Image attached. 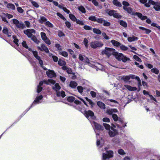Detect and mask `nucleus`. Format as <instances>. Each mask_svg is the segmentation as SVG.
Returning <instances> with one entry per match:
<instances>
[{
  "mask_svg": "<svg viewBox=\"0 0 160 160\" xmlns=\"http://www.w3.org/2000/svg\"><path fill=\"white\" fill-rule=\"evenodd\" d=\"M43 97L42 95H40L37 96L36 98L35 99L31 104L30 107L29 108L28 110H29L31 108L33 107L35 104H39L41 102V100L42 99Z\"/></svg>",
  "mask_w": 160,
  "mask_h": 160,
  "instance_id": "nucleus-6",
  "label": "nucleus"
},
{
  "mask_svg": "<svg viewBox=\"0 0 160 160\" xmlns=\"http://www.w3.org/2000/svg\"><path fill=\"white\" fill-rule=\"evenodd\" d=\"M2 14L4 16L7 17L8 19H10L13 17L12 15L8 13H3Z\"/></svg>",
  "mask_w": 160,
  "mask_h": 160,
  "instance_id": "nucleus-45",
  "label": "nucleus"
},
{
  "mask_svg": "<svg viewBox=\"0 0 160 160\" xmlns=\"http://www.w3.org/2000/svg\"><path fill=\"white\" fill-rule=\"evenodd\" d=\"M66 63L65 61L61 60H59L58 61V64L61 66L65 65Z\"/></svg>",
  "mask_w": 160,
  "mask_h": 160,
  "instance_id": "nucleus-47",
  "label": "nucleus"
},
{
  "mask_svg": "<svg viewBox=\"0 0 160 160\" xmlns=\"http://www.w3.org/2000/svg\"><path fill=\"white\" fill-rule=\"evenodd\" d=\"M52 88L56 91L57 96L58 97L61 96L62 98H64L65 96L66 95L64 91H61L60 92L58 91L61 88V87L58 83H55L54 86Z\"/></svg>",
  "mask_w": 160,
  "mask_h": 160,
  "instance_id": "nucleus-3",
  "label": "nucleus"
},
{
  "mask_svg": "<svg viewBox=\"0 0 160 160\" xmlns=\"http://www.w3.org/2000/svg\"><path fill=\"white\" fill-rule=\"evenodd\" d=\"M102 54H105L108 57L111 56L112 54L115 56V57L118 54V52H116L115 49L106 47L104 50L102 51Z\"/></svg>",
  "mask_w": 160,
  "mask_h": 160,
  "instance_id": "nucleus-1",
  "label": "nucleus"
},
{
  "mask_svg": "<svg viewBox=\"0 0 160 160\" xmlns=\"http://www.w3.org/2000/svg\"><path fill=\"white\" fill-rule=\"evenodd\" d=\"M118 153L121 155H124L125 154L124 151L122 149H118Z\"/></svg>",
  "mask_w": 160,
  "mask_h": 160,
  "instance_id": "nucleus-58",
  "label": "nucleus"
},
{
  "mask_svg": "<svg viewBox=\"0 0 160 160\" xmlns=\"http://www.w3.org/2000/svg\"><path fill=\"white\" fill-rule=\"evenodd\" d=\"M59 54L65 57H66L68 56V53L65 51L60 52Z\"/></svg>",
  "mask_w": 160,
  "mask_h": 160,
  "instance_id": "nucleus-52",
  "label": "nucleus"
},
{
  "mask_svg": "<svg viewBox=\"0 0 160 160\" xmlns=\"http://www.w3.org/2000/svg\"><path fill=\"white\" fill-rule=\"evenodd\" d=\"M34 57L38 61L39 63L40 64L42 65V60L41 59L40 57L38 55V52L36 51H31Z\"/></svg>",
  "mask_w": 160,
  "mask_h": 160,
  "instance_id": "nucleus-13",
  "label": "nucleus"
},
{
  "mask_svg": "<svg viewBox=\"0 0 160 160\" xmlns=\"http://www.w3.org/2000/svg\"><path fill=\"white\" fill-rule=\"evenodd\" d=\"M25 27V26L23 23L22 22H20L17 27V28L21 29H23Z\"/></svg>",
  "mask_w": 160,
  "mask_h": 160,
  "instance_id": "nucleus-35",
  "label": "nucleus"
},
{
  "mask_svg": "<svg viewBox=\"0 0 160 160\" xmlns=\"http://www.w3.org/2000/svg\"><path fill=\"white\" fill-rule=\"evenodd\" d=\"M108 134L110 137H113L118 134V132L116 129L111 128L109 131Z\"/></svg>",
  "mask_w": 160,
  "mask_h": 160,
  "instance_id": "nucleus-12",
  "label": "nucleus"
},
{
  "mask_svg": "<svg viewBox=\"0 0 160 160\" xmlns=\"http://www.w3.org/2000/svg\"><path fill=\"white\" fill-rule=\"evenodd\" d=\"M117 109L115 108L108 109L106 111V113L110 115L112 114L113 113L117 112H118Z\"/></svg>",
  "mask_w": 160,
  "mask_h": 160,
  "instance_id": "nucleus-20",
  "label": "nucleus"
},
{
  "mask_svg": "<svg viewBox=\"0 0 160 160\" xmlns=\"http://www.w3.org/2000/svg\"><path fill=\"white\" fill-rule=\"evenodd\" d=\"M40 35L42 39L48 45H50L51 44V42L50 40L47 37L45 33L41 32Z\"/></svg>",
  "mask_w": 160,
  "mask_h": 160,
  "instance_id": "nucleus-9",
  "label": "nucleus"
},
{
  "mask_svg": "<svg viewBox=\"0 0 160 160\" xmlns=\"http://www.w3.org/2000/svg\"><path fill=\"white\" fill-rule=\"evenodd\" d=\"M149 97L151 100L153 101V102L154 104H155L157 102V101L156 99L151 95H149Z\"/></svg>",
  "mask_w": 160,
  "mask_h": 160,
  "instance_id": "nucleus-56",
  "label": "nucleus"
},
{
  "mask_svg": "<svg viewBox=\"0 0 160 160\" xmlns=\"http://www.w3.org/2000/svg\"><path fill=\"white\" fill-rule=\"evenodd\" d=\"M77 88L79 93L82 94V93L84 88L82 87L81 86H78L77 87Z\"/></svg>",
  "mask_w": 160,
  "mask_h": 160,
  "instance_id": "nucleus-42",
  "label": "nucleus"
},
{
  "mask_svg": "<svg viewBox=\"0 0 160 160\" xmlns=\"http://www.w3.org/2000/svg\"><path fill=\"white\" fill-rule=\"evenodd\" d=\"M92 125L93 126H94V127L95 129H97L98 130H103V127L96 122H93L92 123Z\"/></svg>",
  "mask_w": 160,
  "mask_h": 160,
  "instance_id": "nucleus-16",
  "label": "nucleus"
},
{
  "mask_svg": "<svg viewBox=\"0 0 160 160\" xmlns=\"http://www.w3.org/2000/svg\"><path fill=\"white\" fill-rule=\"evenodd\" d=\"M115 11L114 10H107L106 11V12L108 13L109 16H112L113 15L114 18H120L121 16L118 13H115Z\"/></svg>",
  "mask_w": 160,
  "mask_h": 160,
  "instance_id": "nucleus-8",
  "label": "nucleus"
},
{
  "mask_svg": "<svg viewBox=\"0 0 160 160\" xmlns=\"http://www.w3.org/2000/svg\"><path fill=\"white\" fill-rule=\"evenodd\" d=\"M12 23L15 25L17 27V25L19 24L20 22L17 19H14L12 20Z\"/></svg>",
  "mask_w": 160,
  "mask_h": 160,
  "instance_id": "nucleus-55",
  "label": "nucleus"
},
{
  "mask_svg": "<svg viewBox=\"0 0 160 160\" xmlns=\"http://www.w3.org/2000/svg\"><path fill=\"white\" fill-rule=\"evenodd\" d=\"M151 5L153 6L154 8L157 11H160V2H154L152 0H149L148 3L145 4V6L149 7Z\"/></svg>",
  "mask_w": 160,
  "mask_h": 160,
  "instance_id": "nucleus-2",
  "label": "nucleus"
},
{
  "mask_svg": "<svg viewBox=\"0 0 160 160\" xmlns=\"http://www.w3.org/2000/svg\"><path fill=\"white\" fill-rule=\"evenodd\" d=\"M133 58L135 59L136 60L138 61L139 62H141L142 60L141 59L137 56L136 55H134L133 56Z\"/></svg>",
  "mask_w": 160,
  "mask_h": 160,
  "instance_id": "nucleus-59",
  "label": "nucleus"
},
{
  "mask_svg": "<svg viewBox=\"0 0 160 160\" xmlns=\"http://www.w3.org/2000/svg\"><path fill=\"white\" fill-rule=\"evenodd\" d=\"M102 36L106 40H108L110 38L105 32H103L102 33Z\"/></svg>",
  "mask_w": 160,
  "mask_h": 160,
  "instance_id": "nucleus-57",
  "label": "nucleus"
},
{
  "mask_svg": "<svg viewBox=\"0 0 160 160\" xmlns=\"http://www.w3.org/2000/svg\"><path fill=\"white\" fill-rule=\"evenodd\" d=\"M130 77L129 76H123L122 78V80L125 82H127L130 79Z\"/></svg>",
  "mask_w": 160,
  "mask_h": 160,
  "instance_id": "nucleus-36",
  "label": "nucleus"
},
{
  "mask_svg": "<svg viewBox=\"0 0 160 160\" xmlns=\"http://www.w3.org/2000/svg\"><path fill=\"white\" fill-rule=\"evenodd\" d=\"M95 65L98 69L101 70H103V67L102 65L98 63H97L95 64Z\"/></svg>",
  "mask_w": 160,
  "mask_h": 160,
  "instance_id": "nucleus-41",
  "label": "nucleus"
},
{
  "mask_svg": "<svg viewBox=\"0 0 160 160\" xmlns=\"http://www.w3.org/2000/svg\"><path fill=\"white\" fill-rule=\"evenodd\" d=\"M104 19L102 18H97L96 20V22L100 23H103Z\"/></svg>",
  "mask_w": 160,
  "mask_h": 160,
  "instance_id": "nucleus-60",
  "label": "nucleus"
},
{
  "mask_svg": "<svg viewBox=\"0 0 160 160\" xmlns=\"http://www.w3.org/2000/svg\"><path fill=\"white\" fill-rule=\"evenodd\" d=\"M103 44L100 41H96L92 42L90 43L91 47L93 48H96L97 47H100L102 46Z\"/></svg>",
  "mask_w": 160,
  "mask_h": 160,
  "instance_id": "nucleus-7",
  "label": "nucleus"
},
{
  "mask_svg": "<svg viewBox=\"0 0 160 160\" xmlns=\"http://www.w3.org/2000/svg\"><path fill=\"white\" fill-rule=\"evenodd\" d=\"M24 33L27 35L28 38H30L32 37V33H35V31L33 29H27V30L24 31Z\"/></svg>",
  "mask_w": 160,
  "mask_h": 160,
  "instance_id": "nucleus-11",
  "label": "nucleus"
},
{
  "mask_svg": "<svg viewBox=\"0 0 160 160\" xmlns=\"http://www.w3.org/2000/svg\"><path fill=\"white\" fill-rule=\"evenodd\" d=\"M2 32L4 34L7 35L9 37H10L11 36V33L10 32H8V29L6 27H4L3 28Z\"/></svg>",
  "mask_w": 160,
  "mask_h": 160,
  "instance_id": "nucleus-23",
  "label": "nucleus"
},
{
  "mask_svg": "<svg viewBox=\"0 0 160 160\" xmlns=\"http://www.w3.org/2000/svg\"><path fill=\"white\" fill-rule=\"evenodd\" d=\"M107 103L108 105L113 106H116V104H118V102L116 101L113 99L108 100Z\"/></svg>",
  "mask_w": 160,
  "mask_h": 160,
  "instance_id": "nucleus-18",
  "label": "nucleus"
},
{
  "mask_svg": "<svg viewBox=\"0 0 160 160\" xmlns=\"http://www.w3.org/2000/svg\"><path fill=\"white\" fill-rule=\"evenodd\" d=\"M44 83L50 85H53L55 83V81L51 79H49L48 80H44Z\"/></svg>",
  "mask_w": 160,
  "mask_h": 160,
  "instance_id": "nucleus-19",
  "label": "nucleus"
},
{
  "mask_svg": "<svg viewBox=\"0 0 160 160\" xmlns=\"http://www.w3.org/2000/svg\"><path fill=\"white\" fill-rule=\"evenodd\" d=\"M98 106L101 109H104L105 108V105L103 102L100 101H98L97 103Z\"/></svg>",
  "mask_w": 160,
  "mask_h": 160,
  "instance_id": "nucleus-26",
  "label": "nucleus"
},
{
  "mask_svg": "<svg viewBox=\"0 0 160 160\" xmlns=\"http://www.w3.org/2000/svg\"><path fill=\"white\" fill-rule=\"evenodd\" d=\"M32 4V5L36 8H38L39 7V5L36 2L33 1L32 0H29Z\"/></svg>",
  "mask_w": 160,
  "mask_h": 160,
  "instance_id": "nucleus-34",
  "label": "nucleus"
},
{
  "mask_svg": "<svg viewBox=\"0 0 160 160\" xmlns=\"http://www.w3.org/2000/svg\"><path fill=\"white\" fill-rule=\"evenodd\" d=\"M97 18H96L95 16H92L89 17V19L90 20H92L93 21H96Z\"/></svg>",
  "mask_w": 160,
  "mask_h": 160,
  "instance_id": "nucleus-61",
  "label": "nucleus"
},
{
  "mask_svg": "<svg viewBox=\"0 0 160 160\" xmlns=\"http://www.w3.org/2000/svg\"><path fill=\"white\" fill-rule=\"evenodd\" d=\"M104 141L102 138L100 139H97V145L98 147H101L103 145Z\"/></svg>",
  "mask_w": 160,
  "mask_h": 160,
  "instance_id": "nucleus-21",
  "label": "nucleus"
},
{
  "mask_svg": "<svg viewBox=\"0 0 160 160\" xmlns=\"http://www.w3.org/2000/svg\"><path fill=\"white\" fill-rule=\"evenodd\" d=\"M13 42L16 44V45L18 46H19V44L18 43V40L16 38V37L15 36H13Z\"/></svg>",
  "mask_w": 160,
  "mask_h": 160,
  "instance_id": "nucleus-44",
  "label": "nucleus"
},
{
  "mask_svg": "<svg viewBox=\"0 0 160 160\" xmlns=\"http://www.w3.org/2000/svg\"><path fill=\"white\" fill-rule=\"evenodd\" d=\"M111 42L113 46L116 47H118L121 45V43L115 40H112L111 41Z\"/></svg>",
  "mask_w": 160,
  "mask_h": 160,
  "instance_id": "nucleus-28",
  "label": "nucleus"
},
{
  "mask_svg": "<svg viewBox=\"0 0 160 160\" xmlns=\"http://www.w3.org/2000/svg\"><path fill=\"white\" fill-rule=\"evenodd\" d=\"M125 87L130 91H134L136 90L137 88L135 87H132L129 85H125Z\"/></svg>",
  "mask_w": 160,
  "mask_h": 160,
  "instance_id": "nucleus-25",
  "label": "nucleus"
},
{
  "mask_svg": "<svg viewBox=\"0 0 160 160\" xmlns=\"http://www.w3.org/2000/svg\"><path fill=\"white\" fill-rule=\"evenodd\" d=\"M103 25L105 26H109L110 25V23L105 20H104L103 22Z\"/></svg>",
  "mask_w": 160,
  "mask_h": 160,
  "instance_id": "nucleus-62",
  "label": "nucleus"
},
{
  "mask_svg": "<svg viewBox=\"0 0 160 160\" xmlns=\"http://www.w3.org/2000/svg\"><path fill=\"white\" fill-rule=\"evenodd\" d=\"M83 62L88 64V65L90 66H91V64L89 62V60L88 58L86 57H84V60Z\"/></svg>",
  "mask_w": 160,
  "mask_h": 160,
  "instance_id": "nucleus-49",
  "label": "nucleus"
},
{
  "mask_svg": "<svg viewBox=\"0 0 160 160\" xmlns=\"http://www.w3.org/2000/svg\"><path fill=\"white\" fill-rule=\"evenodd\" d=\"M38 49L42 51H44L46 53H48L49 52V51L48 48L43 44L41 45V46H38Z\"/></svg>",
  "mask_w": 160,
  "mask_h": 160,
  "instance_id": "nucleus-15",
  "label": "nucleus"
},
{
  "mask_svg": "<svg viewBox=\"0 0 160 160\" xmlns=\"http://www.w3.org/2000/svg\"><path fill=\"white\" fill-rule=\"evenodd\" d=\"M104 150L105 152H103L102 160H106L107 158L109 159L113 156V152L112 151H108L107 148H106Z\"/></svg>",
  "mask_w": 160,
  "mask_h": 160,
  "instance_id": "nucleus-4",
  "label": "nucleus"
},
{
  "mask_svg": "<svg viewBox=\"0 0 160 160\" xmlns=\"http://www.w3.org/2000/svg\"><path fill=\"white\" fill-rule=\"evenodd\" d=\"M112 3L117 7H121L122 6L121 3L117 0H113Z\"/></svg>",
  "mask_w": 160,
  "mask_h": 160,
  "instance_id": "nucleus-29",
  "label": "nucleus"
},
{
  "mask_svg": "<svg viewBox=\"0 0 160 160\" xmlns=\"http://www.w3.org/2000/svg\"><path fill=\"white\" fill-rule=\"evenodd\" d=\"M112 118L115 121H117L118 120V118L117 115L115 114H112Z\"/></svg>",
  "mask_w": 160,
  "mask_h": 160,
  "instance_id": "nucleus-64",
  "label": "nucleus"
},
{
  "mask_svg": "<svg viewBox=\"0 0 160 160\" xmlns=\"http://www.w3.org/2000/svg\"><path fill=\"white\" fill-rule=\"evenodd\" d=\"M22 44L23 47L26 48L28 49L29 51H32V49L30 48H29L28 45H27L26 42L25 41H23L22 43Z\"/></svg>",
  "mask_w": 160,
  "mask_h": 160,
  "instance_id": "nucleus-31",
  "label": "nucleus"
},
{
  "mask_svg": "<svg viewBox=\"0 0 160 160\" xmlns=\"http://www.w3.org/2000/svg\"><path fill=\"white\" fill-rule=\"evenodd\" d=\"M135 15L137 16L138 18H140L142 20H144L147 18V16H142V14L140 13L136 12L135 13Z\"/></svg>",
  "mask_w": 160,
  "mask_h": 160,
  "instance_id": "nucleus-24",
  "label": "nucleus"
},
{
  "mask_svg": "<svg viewBox=\"0 0 160 160\" xmlns=\"http://www.w3.org/2000/svg\"><path fill=\"white\" fill-rule=\"evenodd\" d=\"M69 17L70 19L72 21L75 22L77 20V18L74 15L72 14H70L69 15Z\"/></svg>",
  "mask_w": 160,
  "mask_h": 160,
  "instance_id": "nucleus-40",
  "label": "nucleus"
},
{
  "mask_svg": "<svg viewBox=\"0 0 160 160\" xmlns=\"http://www.w3.org/2000/svg\"><path fill=\"white\" fill-rule=\"evenodd\" d=\"M78 8L79 11L83 13L85 12V8L82 6H80L78 7Z\"/></svg>",
  "mask_w": 160,
  "mask_h": 160,
  "instance_id": "nucleus-43",
  "label": "nucleus"
},
{
  "mask_svg": "<svg viewBox=\"0 0 160 160\" xmlns=\"http://www.w3.org/2000/svg\"><path fill=\"white\" fill-rule=\"evenodd\" d=\"M116 58L118 60H122L123 62H125L128 60H129V59L127 57L123 55L122 53H118L117 55Z\"/></svg>",
  "mask_w": 160,
  "mask_h": 160,
  "instance_id": "nucleus-5",
  "label": "nucleus"
},
{
  "mask_svg": "<svg viewBox=\"0 0 160 160\" xmlns=\"http://www.w3.org/2000/svg\"><path fill=\"white\" fill-rule=\"evenodd\" d=\"M67 99L68 102H72L75 100V98L73 96H70L67 98Z\"/></svg>",
  "mask_w": 160,
  "mask_h": 160,
  "instance_id": "nucleus-46",
  "label": "nucleus"
},
{
  "mask_svg": "<svg viewBox=\"0 0 160 160\" xmlns=\"http://www.w3.org/2000/svg\"><path fill=\"white\" fill-rule=\"evenodd\" d=\"M85 99L89 103L92 107L94 105V103L92 102L91 100L89 99L87 97H86Z\"/></svg>",
  "mask_w": 160,
  "mask_h": 160,
  "instance_id": "nucleus-51",
  "label": "nucleus"
},
{
  "mask_svg": "<svg viewBox=\"0 0 160 160\" xmlns=\"http://www.w3.org/2000/svg\"><path fill=\"white\" fill-rule=\"evenodd\" d=\"M93 32L95 33L98 34H100L102 33L101 31L99 29L96 28L93 29Z\"/></svg>",
  "mask_w": 160,
  "mask_h": 160,
  "instance_id": "nucleus-39",
  "label": "nucleus"
},
{
  "mask_svg": "<svg viewBox=\"0 0 160 160\" xmlns=\"http://www.w3.org/2000/svg\"><path fill=\"white\" fill-rule=\"evenodd\" d=\"M139 28L141 30H142V32L144 34H148L151 32V30L150 29L146 28L143 27H139Z\"/></svg>",
  "mask_w": 160,
  "mask_h": 160,
  "instance_id": "nucleus-17",
  "label": "nucleus"
},
{
  "mask_svg": "<svg viewBox=\"0 0 160 160\" xmlns=\"http://www.w3.org/2000/svg\"><path fill=\"white\" fill-rule=\"evenodd\" d=\"M151 71L153 73H155L156 74H158L159 73V70L156 68H153L151 69Z\"/></svg>",
  "mask_w": 160,
  "mask_h": 160,
  "instance_id": "nucleus-54",
  "label": "nucleus"
},
{
  "mask_svg": "<svg viewBox=\"0 0 160 160\" xmlns=\"http://www.w3.org/2000/svg\"><path fill=\"white\" fill-rule=\"evenodd\" d=\"M103 125L105 128V129L107 130H110L111 129L112 127H111L107 123H104L103 124Z\"/></svg>",
  "mask_w": 160,
  "mask_h": 160,
  "instance_id": "nucleus-48",
  "label": "nucleus"
},
{
  "mask_svg": "<svg viewBox=\"0 0 160 160\" xmlns=\"http://www.w3.org/2000/svg\"><path fill=\"white\" fill-rule=\"evenodd\" d=\"M46 73L48 77L50 78L56 77V75L53 70H48L46 72Z\"/></svg>",
  "mask_w": 160,
  "mask_h": 160,
  "instance_id": "nucleus-14",
  "label": "nucleus"
},
{
  "mask_svg": "<svg viewBox=\"0 0 160 160\" xmlns=\"http://www.w3.org/2000/svg\"><path fill=\"white\" fill-rule=\"evenodd\" d=\"M55 47L58 49V50L61 51L62 50V48L61 45L58 44H55Z\"/></svg>",
  "mask_w": 160,
  "mask_h": 160,
  "instance_id": "nucleus-63",
  "label": "nucleus"
},
{
  "mask_svg": "<svg viewBox=\"0 0 160 160\" xmlns=\"http://www.w3.org/2000/svg\"><path fill=\"white\" fill-rule=\"evenodd\" d=\"M30 38H31L32 40H33L35 43L37 44H38L40 42L39 41L37 40L36 37L34 35H32Z\"/></svg>",
  "mask_w": 160,
  "mask_h": 160,
  "instance_id": "nucleus-33",
  "label": "nucleus"
},
{
  "mask_svg": "<svg viewBox=\"0 0 160 160\" xmlns=\"http://www.w3.org/2000/svg\"><path fill=\"white\" fill-rule=\"evenodd\" d=\"M45 25L50 27V28H52L53 26V24L51 23L49 21H47L45 23Z\"/></svg>",
  "mask_w": 160,
  "mask_h": 160,
  "instance_id": "nucleus-53",
  "label": "nucleus"
},
{
  "mask_svg": "<svg viewBox=\"0 0 160 160\" xmlns=\"http://www.w3.org/2000/svg\"><path fill=\"white\" fill-rule=\"evenodd\" d=\"M6 7L9 9L15 10V7L14 5L12 3H8L6 5Z\"/></svg>",
  "mask_w": 160,
  "mask_h": 160,
  "instance_id": "nucleus-30",
  "label": "nucleus"
},
{
  "mask_svg": "<svg viewBox=\"0 0 160 160\" xmlns=\"http://www.w3.org/2000/svg\"><path fill=\"white\" fill-rule=\"evenodd\" d=\"M77 85L78 83L77 82L73 81H71L69 84L70 86L73 88H76Z\"/></svg>",
  "mask_w": 160,
  "mask_h": 160,
  "instance_id": "nucleus-27",
  "label": "nucleus"
},
{
  "mask_svg": "<svg viewBox=\"0 0 160 160\" xmlns=\"http://www.w3.org/2000/svg\"><path fill=\"white\" fill-rule=\"evenodd\" d=\"M123 8L124 10L126 11L128 13L132 15L134 14L132 12L133 9L132 8L125 6H123Z\"/></svg>",
  "mask_w": 160,
  "mask_h": 160,
  "instance_id": "nucleus-22",
  "label": "nucleus"
},
{
  "mask_svg": "<svg viewBox=\"0 0 160 160\" xmlns=\"http://www.w3.org/2000/svg\"><path fill=\"white\" fill-rule=\"evenodd\" d=\"M119 46L120 49L123 51H126L127 50L128 48L127 47L123 45H120Z\"/></svg>",
  "mask_w": 160,
  "mask_h": 160,
  "instance_id": "nucleus-50",
  "label": "nucleus"
},
{
  "mask_svg": "<svg viewBox=\"0 0 160 160\" xmlns=\"http://www.w3.org/2000/svg\"><path fill=\"white\" fill-rule=\"evenodd\" d=\"M84 114L89 120L90 118H92L94 116V113L90 110L88 111H85L84 112Z\"/></svg>",
  "mask_w": 160,
  "mask_h": 160,
  "instance_id": "nucleus-10",
  "label": "nucleus"
},
{
  "mask_svg": "<svg viewBox=\"0 0 160 160\" xmlns=\"http://www.w3.org/2000/svg\"><path fill=\"white\" fill-rule=\"evenodd\" d=\"M120 24L124 28H126L127 27V23L124 21L122 20H120L119 21Z\"/></svg>",
  "mask_w": 160,
  "mask_h": 160,
  "instance_id": "nucleus-37",
  "label": "nucleus"
},
{
  "mask_svg": "<svg viewBox=\"0 0 160 160\" xmlns=\"http://www.w3.org/2000/svg\"><path fill=\"white\" fill-rule=\"evenodd\" d=\"M138 39V38L137 37L133 36L131 37H129L128 38V40L129 42H132L135 40H137Z\"/></svg>",
  "mask_w": 160,
  "mask_h": 160,
  "instance_id": "nucleus-32",
  "label": "nucleus"
},
{
  "mask_svg": "<svg viewBox=\"0 0 160 160\" xmlns=\"http://www.w3.org/2000/svg\"><path fill=\"white\" fill-rule=\"evenodd\" d=\"M46 18L43 16H40V17L39 21L41 23H42L44 22L47 21Z\"/></svg>",
  "mask_w": 160,
  "mask_h": 160,
  "instance_id": "nucleus-38",
  "label": "nucleus"
}]
</instances>
